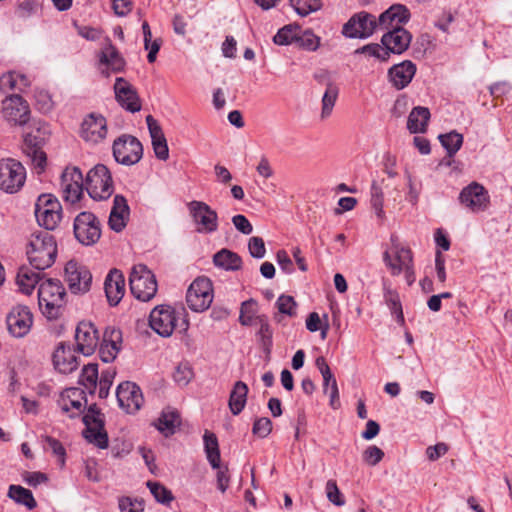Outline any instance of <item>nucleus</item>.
I'll use <instances>...</instances> for the list:
<instances>
[{
    "label": "nucleus",
    "mask_w": 512,
    "mask_h": 512,
    "mask_svg": "<svg viewBox=\"0 0 512 512\" xmlns=\"http://www.w3.org/2000/svg\"><path fill=\"white\" fill-rule=\"evenodd\" d=\"M149 325L153 331L162 337L171 336L174 330L186 332L189 328L185 309L165 304L152 309L149 315Z\"/></svg>",
    "instance_id": "f257e3e1"
},
{
    "label": "nucleus",
    "mask_w": 512,
    "mask_h": 512,
    "mask_svg": "<svg viewBox=\"0 0 512 512\" xmlns=\"http://www.w3.org/2000/svg\"><path fill=\"white\" fill-rule=\"evenodd\" d=\"M65 288L58 280L47 279L38 288V303L43 315L50 320L57 319L65 303Z\"/></svg>",
    "instance_id": "f03ea898"
},
{
    "label": "nucleus",
    "mask_w": 512,
    "mask_h": 512,
    "mask_svg": "<svg viewBox=\"0 0 512 512\" xmlns=\"http://www.w3.org/2000/svg\"><path fill=\"white\" fill-rule=\"evenodd\" d=\"M85 188L94 200H106L114 192V185L109 169L103 164H97L87 173Z\"/></svg>",
    "instance_id": "7ed1b4c3"
},
{
    "label": "nucleus",
    "mask_w": 512,
    "mask_h": 512,
    "mask_svg": "<svg viewBox=\"0 0 512 512\" xmlns=\"http://www.w3.org/2000/svg\"><path fill=\"white\" fill-rule=\"evenodd\" d=\"M129 282L131 293L140 301H150L157 293L155 275L143 264L132 267Z\"/></svg>",
    "instance_id": "20e7f679"
},
{
    "label": "nucleus",
    "mask_w": 512,
    "mask_h": 512,
    "mask_svg": "<svg viewBox=\"0 0 512 512\" xmlns=\"http://www.w3.org/2000/svg\"><path fill=\"white\" fill-rule=\"evenodd\" d=\"M35 217L46 230H54L62 219V206L52 194H42L35 203Z\"/></svg>",
    "instance_id": "39448f33"
},
{
    "label": "nucleus",
    "mask_w": 512,
    "mask_h": 512,
    "mask_svg": "<svg viewBox=\"0 0 512 512\" xmlns=\"http://www.w3.org/2000/svg\"><path fill=\"white\" fill-rule=\"evenodd\" d=\"M29 266H21L16 275V284L19 290L29 295L40 280V271L51 267L55 258H28Z\"/></svg>",
    "instance_id": "423d86ee"
},
{
    "label": "nucleus",
    "mask_w": 512,
    "mask_h": 512,
    "mask_svg": "<svg viewBox=\"0 0 512 512\" xmlns=\"http://www.w3.org/2000/svg\"><path fill=\"white\" fill-rule=\"evenodd\" d=\"M387 194L388 204H392L393 207L400 204L402 201L401 191L398 186L385 178L374 179L371 184V205L379 218L384 215V195Z\"/></svg>",
    "instance_id": "0eeeda50"
},
{
    "label": "nucleus",
    "mask_w": 512,
    "mask_h": 512,
    "mask_svg": "<svg viewBox=\"0 0 512 512\" xmlns=\"http://www.w3.org/2000/svg\"><path fill=\"white\" fill-rule=\"evenodd\" d=\"M26 169L13 158L0 160V189L6 193H17L25 184Z\"/></svg>",
    "instance_id": "6e6552de"
},
{
    "label": "nucleus",
    "mask_w": 512,
    "mask_h": 512,
    "mask_svg": "<svg viewBox=\"0 0 512 512\" xmlns=\"http://www.w3.org/2000/svg\"><path fill=\"white\" fill-rule=\"evenodd\" d=\"M85 429L83 436L85 439L101 449L108 447V435L104 429V415L97 406L91 405L87 413L83 416Z\"/></svg>",
    "instance_id": "1a4fd4ad"
},
{
    "label": "nucleus",
    "mask_w": 512,
    "mask_h": 512,
    "mask_svg": "<svg viewBox=\"0 0 512 512\" xmlns=\"http://www.w3.org/2000/svg\"><path fill=\"white\" fill-rule=\"evenodd\" d=\"M213 298L212 282L206 277L196 278L190 284L186 294L187 305L194 312L207 310Z\"/></svg>",
    "instance_id": "9d476101"
},
{
    "label": "nucleus",
    "mask_w": 512,
    "mask_h": 512,
    "mask_svg": "<svg viewBox=\"0 0 512 512\" xmlns=\"http://www.w3.org/2000/svg\"><path fill=\"white\" fill-rule=\"evenodd\" d=\"M195 229L201 234H211L218 229V215L207 203L193 200L187 204Z\"/></svg>",
    "instance_id": "9b49d317"
},
{
    "label": "nucleus",
    "mask_w": 512,
    "mask_h": 512,
    "mask_svg": "<svg viewBox=\"0 0 512 512\" xmlns=\"http://www.w3.org/2000/svg\"><path fill=\"white\" fill-rule=\"evenodd\" d=\"M64 279L73 294H84L91 288L92 275L89 269L71 258L64 268Z\"/></svg>",
    "instance_id": "f8f14e48"
},
{
    "label": "nucleus",
    "mask_w": 512,
    "mask_h": 512,
    "mask_svg": "<svg viewBox=\"0 0 512 512\" xmlns=\"http://www.w3.org/2000/svg\"><path fill=\"white\" fill-rule=\"evenodd\" d=\"M113 156L115 160L122 165H134L138 163L143 156V147L141 142L134 136L121 135L113 143Z\"/></svg>",
    "instance_id": "ddd939ff"
},
{
    "label": "nucleus",
    "mask_w": 512,
    "mask_h": 512,
    "mask_svg": "<svg viewBox=\"0 0 512 512\" xmlns=\"http://www.w3.org/2000/svg\"><path fill=\"white\" fill-rule=\"evenodd\" d=\"M61 192L66 202L76 204L83 196L84 178L82 171L76 167H66L61 175Z\"/></svg>",
    "instance_id": "4468645a"
},
{
    "label": "nucleus",
    "mask_w": 512,
    "mask_h": 512,
    "mask_svg": "<svg viewBox=\"0 0 512 512\" xmlns=\"http://www.w3.org/2000/svg\"><path fill=\"white\" fill-rule=\"evenodd\" d=\"M377 30V19L374 15L361 11L353 15L344 24L342 33L348 38H368Z\"/></svg>",
    "instance_id": "2eb2a0df"
},
{
    "label": "nucleus",
    "mask_w": 512,
    "mask_h": 512,
    "mask_svg": "<svg viewBox=\"0 0 512 512\" xmlns=\"http://www.w3.org/2000/svg\"><path fill=\"white\" fill-rule=\"evenodd\" d=\"M74 234L84 245L94 244L101 236L100 222L90 212H81L74 221Z\"/></svg>",
    "instance_id": "dca6fc26"
},
{
    "label": "nucleus",
    "mask_w": 512,
    "mask_h": 512,
    "mask_svg": "<svg viewBox=\"0 0 512 512\" xmlns=\"http://www.w3.org/2000/svg\"><path fill=\"white\" fill-rule=\"evenodd\" d=\"M126 62L118 49L112 43L109 37H106L102 43L99 52V68L103 75L109 77L111 73L122 72Z\"/></svg>",
    "instance_id": "f3484780"
},
{
    "label": "nucleus",
    "mask_w": 512,
    "mask_h": 512,
    "mask_svg": "<svg viewBox=\"0 0 512 512\" xmlns=\"http://www.w3.org/2000/svg\"><path fill=\"white\" fill-rule=\"evenodd\" d=\"M116 397L119 407L129 414L136 413L144 403L140 387L130 381L118 385Z\"/></svg>",
    "instance_id": "a211bd4d"
},
{
    "label": "nucleus",
    "mask_w": 512,
    "mask_h": 512,
    "mask_svg": "<svg viewBox=\"0 0 512 512\" xmlns=\"http://www.w3.org/2000/svg\"><path fill=\"white\" fill-rule=\"evenodd\" d=\"M6 324L12 336L21 338L30 331L33 324V315L27 306L16 305L8 313Z\"/></svg>",
    "instance_id": "6ab92c4d"
},
{
    "label": "nucleus",
    "mask_w": 512,
    "mask_h": 512,
    "mask_svg": "<svg viewBox=\"0 0 512 512\" xmlns=\"http://www.w3.org/2000/svg\"><path fill=\"white\" fill-rule=\"evenodd\" d=\"M75 340L78 351L85 356H89L98 347L100 334L92 322L81 321L76 327Z\"/></svg>",
    "instance_id": "aec40b11"
},
{
    "label": "nucleus",
    "mask_w": 512,
    "mask_h": 512,
    "mask_svg": "<svg viewBox=\"0 0 512 512\" xmlns=\"http://www.w3.org/2000/svg\"><path fill=\"white\" fill-rule=\"evenodd\" d=\"M26 255L57 256V243L53 235L46 231L33 232L25 243Z\"/></svg>",
    "instance_id": "412c9836"
},
{
    "label": "nucleus",
    "mask_w": 512,
    "mask_h": 512,
    "mask_svg": "<svg viewBox=\"0 0 512 512\" xmlns=\"http://www.w3.org/2000/svg\"><path fill=\"white\" fill-rule=\"evenodd\" d=\"M459 200L472 212L486 210L490 202L487 190L477 182H472L465 187L460 193Z\"/></svg>",
    "instance_id": "4be33fe9"
},
{
    "label": "nucleus",
    "mask_w": 512,
    "mask_h": 512,
    "mask_svg": "<svg viewBox=\"0 0 512 512\" xmlns=\"http://www.w3.org/2000/svg\"><path fill=\"white\" fill-rule=\"evenodd\" d=\"M2 111L4 118L14 125H24L29 120V105L20 95L5 98L2 102Z\"/></svg>",
    "instance_id": "5701e85b"
},
{
    "label": "nucleus",
    "mask_w": 512,
    "mask_h": 512,
    "mask_svg": "<svg viewBox=\"0 0 512 512\" xmlns=\"http://www.w3.org/2000/svg\"><path fill=\"white\" fill-rule=\"evenodd\" d=\"M86 404L85 391L76 387L64 390L58 400V405L62 412L71 418L80 416L84 412Z\"/></svg>",
    "instance_id": "b1692460"
},
{
    "label": "nucleus",
    "mask_w": 512,
    "mask_h": 512,
    "mask_svg": "<svg viewBox=\"0 0 512 512\" xmlns=\"http://www.w3.org/2000/svg\"><path fill=\"white\" fill-rule=\"evenodd\" d=\"M114 92L117 102L121 107L132 113L141 109V102L136 89L124 78L115 80Z\"/></svg>",
    "instance_id": "393cba45"
},
{
    "label": "nucleus",
    "mask_w": 512,
    "mask_h": 512,
    "mask_svg": "<svg viewBox=\"0 0 512 512\" xmlns=\"http://www.w3.org/2000/svg\"><path fill=\"white\" fill-rule=\"evenodd\" d=\"M107 134L106 119L100 115L91 113L82 122L81 137L86 142L99 143Z\"/></svg>",
    "instance_id": "a878e982"
},
{
    "label": "nucleus",
    "mask_w": 512,
    "mask_h": 512,
    "mask_svg": "<svg viewBox=\"0 0 512 512\" xmlns=\"http://www.w3.org/2000/svg\"><path fill=\"white\" fill-rule=\"evenodd\" d=\"M412 35L403 27H394L382 36L381 43L388 54H401L411 43Z\"/></svg>",
    "instance_id": "bb28decb"
},
{
    "label": "nucleus",
    "mask_w": 512,
    "mask_h": 512,
    "mask_svg": "<svg viewBox=\"0 0 512 512\" xmlns=\"http://www.w3.org/2000/svg\"><path fill=\"white\" fill-rule=\"evenodd\" d=\"M410 18V12L406 6L395 4L384 11L377 20V29H390L402 27Z\"/></svg>",
    "instance_id": "cd10ccee"
},
{
    "label": "nucleus",
    "mask_w": 512,
    "mask_h": 512,
    "mask_svg": "<svg viewBox=\"0 0 512 512\" xmlns=\"http://www.w3.org/2000/svg\"><path fill=\"white\" fill-rule=\"evenodd\" d=\"M104 290L111 306H116L125 294V279L121 271L112 269L104 281Z\"/></svg>",
    "instance_id": "c85d7f7f"
},
{
    "label": "nucleus",
    "mask_w": 512,
    "mask_h": 512,
    "mask_svg": "<svg viewBox=\"0 0 512 512\" xmlns=\"http://www.w3.org/2000/svg\"><path fill=\"white\" fill-rule=\"evenodd\" d=\"M130 209L127 200L122 195H116L110 211L108 225L115 232H121L129 220Z\"/></svg>",
    "instance_id": "c756f323"
},
{
    "label": "nucleus",
    "mask_w": 512,
    "mask_h": 512,
    "mask_svg": "<svg viewBox=\"0 0 512 512\" xmlns=\"http://www.w3.org/2000/svg\"><path fill=\"white\" fill-rule=\"evenodd\" d=\"M122 340V334L120 330L117 329H106L103 334V340L98 345L99 346V355L103 362L109 363L112 362L119 350Z\"/></svg>",
    "instance_id": "7c9ffc66"
},
{
    "label": "nucleus",
    "mask_w": 512,
    "mask_h": 512,
    "mask_svg": "<svg viewBox=\"0 0 512 512\" xmlns=\"http://www.w3.org/2000/svg\"><path fill=\"white\" fill-rule=\"evenodd\" d=\"M146 123L156 157L160 160H167L169 157V149L162 128L152 115L146 117Z\"/></svg>",
    "instance_id": "2f4dec72"
},
{
    "label": "nucleus",
    "mask_w": 512,
    "mask_h": 512,
    "mask_svg": "<svg viewBox=\"0 0 512 512\" xmlns=\"http://www.w3.org/2000/svg\"><path fill=\"white\" fill-rule=\"evenodd\" d=\"M416 73V66L413 62L406 60L392 66L388 75L393 86L397 89L405 88Z\"/></svg>",
    "instance_id": "473e14b6"
},
{
    "label": "nucleus",
    "mask_w": 512,
    "mask_h": 512,
    "mask_svg": "<svg viewBox=\"0 0 512 512\" xmlns=\"http://www.w3.org/2000/svg\"><path fill=\"white\" fill-rule=\"evenodd\" d=\"M53 364L60 373L69 374L77 369L78 359L70 347L61 344L54 351Z\"/></svg>",
    "instance_id": "72a5a7b5"
},
{
    "label": "nucleus",
    "mask_w": 512,
    "mask_h": 512,
    "mask_svg": "<svg viewBox=\"0 0 512 512\" xmlns=\"http://www.w3.org/2000/svg\"><path fill=\"white\" fill-rule=\"evenodd\" d=\"M387 268L393 276L403 275L410 286L415 280L413 258H384Z\"/></svg>",
    "instance_id": "f704fd0d"
},
{
    "label": "nucleus",
    "mask_w": 512,
    "mask_h": 512,
    "mask_svg": "<svg viewBox=\"0 0 512 512\" xmlns=\"http://www.w3.org/2000/svg\"><path fill=\"white\" fill-rule=\"evenodd\" d=\"M181 419L179 413L171 408H166L162 411L157 419L155 426L164 436L168 437L176 432L180 426Z\"/></svg>",
    "instance_id": "c9c22d12"
},
{
    "label": "nucleus",
    "mask_w": 512,
    "mask_h": 512,
    "mask_svg": "<svg viewBox=\"0 0 512 512\" xmlns=\"http://www.w3.org/2000/svg\"><path fill=\"white\" fill-rule=\"evenodd\" d=\"M430 116L428 108L422 106L414 107L408 116V130L413 134L425 133Z\"/></svg>",
    "instance_id": "e433bc0d"
},
{
    "label": "nucleus",
    "mask_w": 512,
    "mask_h": 512,
    "mask_svg": "<svg viewBox=\"0 0 512 512\" xmlns=\"http://www.w3.org/2000/svg\"><path fill=\"white\" fill-rule=\"evenodd\" d=\"M30 83L31 81L27 75L10 71L0 77V90L3 92L10 90L24 91L30 86Z\"/></svg>",
    "instance_id": "4c0bfd02"
},
{
    "label": "nucleus",
    "mask_w": 512,
    "mask_h": 512,
    "mask_svg": "<svg viewBox=\"0 0 512 512\" xmlns=\"http://www.w3.org/2000/svg\"><path fill=\"white\" fill-rule=\"evenodd\" d=\"M248 386L242 382L237 381L229 396V408L233 415L240 414L247 402Z\"/></svg>",
    "instance_id": "58836bf2"
},
{
    "label": "nucleus",
    "mask_w": 512,
    "mask_h": 512,
    "mask_svg": "<svg viewBox=\"0 0 512 512\" xmlns=\"http://www.w3.org/2000/svg\"><path fill=\"white\" fill-rule=\"evenodd\" d=\"M49 134L50 132L46 125L27 133L24 138L23 152L42 149Z\"/></svg>",
    "instance_id": "ea45409f"
},
{
    "label": "nucleus",
    "mask_w": 512,
    "mask_h": 512,
    "mask_svg": "<svg viewBox=\"0 0 512 512\" xmlns=\"http://www.w3.org/2000/svg\"><path fill=\"white\" fill-rule=\"evenodd\" d=\"M204 450L212 468H219L221 461L218 440L215 434L205 431L203 435Z\"/></svg>",
    "instance_id": "a19ab883"
},
{
    "label": "nucleus",
    "mask_w": 512,
    "mask_h": 512,
    "mask_svg": "<svg viewBox=\"0 0 512 512\" xmlns=\"http://www.w3.org/2000/svg\"><path fill=\"white\" fill-rule=\"evenodd\" d=\"M8 497L14 500L16 503L24 505L29 510H32L37 506L32 492L20 485H10L8 490Z\"/></svg>",
    "instance_id": "79ce46f5"
},
{
    "label": "nucleus",
    "mask_w": 512,
    "mask_h": 512,
    "mask_svg": "<svg viewBox=\"0 0 512 512\" xmlns=\"http://www.w3.org/2000/svg\"><path fill=\"white\" fill-rule=\"evenodd\" d=\"M98 375V365L95 363L87 364L82 369L79 384L92 394L97 387Z\"/></svg>",
    "instance_id": "37998d69"
},
{
    "label": "nucleus",
    "mask_w": 512,
    "mask_h": 512,
    "mask_svg": "<svg viewBox=\"0 0 512 512\" xmlns=\"http://www.w3.org/2000/svg\"><path fill=\"white\" fill-rule=\"evenodd\" d=\"M384 299L391 313L395 315L397 321L404 323V315L398 293L391 289L390 286L384 285Z\"/></svg>",
    "instance_id": "c03bdc74"
},
{
    "label": "nucleus",
    "mask_w": 512,
    "mask_h": 512,
    "mask_svg": "<svg viewBox=\"0 0 512 512\" xmlns=\"http://www.w3.org/2000/svg\"><path fill=\"white\" fill-rule=\"evenodd\" d=\"M439 140L442 146L447 150L449 158L454 156L463 144V136L456 131L440 135Z\"/></svg>",
    "instance_id": "a18cd8bd"
},
{
    "label": "nucleus",
    "mask_w": 512,
    "mask_h": 512,
    "mask_svg": "<svg viewBox=\"0 0 512 512\" xmlns=\"http://www.w3.org/2000/svg\"><path fill=\"white\" fill-rule=\"evenodd\" d=\"M300 27L297 25H286L281 28L273 37V41L277 45H289L292 42L297 43Z\"/></svg>",
    "instance_id": "49530a36"
},
{
    "label": "nucleus",
    "mask_w": 512,
    "mask_h": 512,
    "mask_svg": "<svg viewBox=\"0 0 512 512\" xmlns=\"http://www.w3.org/2000/svg\"><path fill=\"white\" fill-rule=\"evenodd\" d=\"M339 94V88L335 83H328V87L322 97V118L330 116Z\"/></svg>",
    "instance_id": "de8ad7c7"
},
{
    "label": "nucleus",
    "mask_w": 512,
    "mask_h": 512,
    "mask_svg": "<svg viewBox=\"0 0 512 512\" xmlns=\"http://www.w3.org/2000/svg\"><path fill=\"white\" fill-rule=\"evenodd\" d=\"M279 314L288 317H295L297 315V303L290 295H280L275 303Z\"/></svg>",
    "instance_id": "09e8293b"
},
{
    "label": "nucleus",
    "mask_w": 512,
    "mask_h": 512,
    "mask_svg": "<svg viewBox=\"0 0 512 512\" xmlns=\"http://www.w3.org/2000/svg\"><path fill=\"white\" fill-rule=\"evenodd\" d=\"M315 364L323 377L324 392L328 393L330 387L337 386L336 379L324 357H318Z\"/></svg>",
    "instance_id": "8fccbe9b"
},
{
    "label": "nucleus",
    "mask_w": 512,
    "mask_h": 512,
    "mask_svg": "<svg viewBox=\"0 0 512 512\" xmlns=\"http://www.w3.org/2000/svg\"><path fill=\"white\" fill-rule=\"evenodd\" d=\"M320 37L315 35L311 30H305L298 34L297 44L308 51H316L320 46Z\"/></svg>",
    "instance_id": "3c124183"
},
{
    "label": "nucleus",
    "mask_w": 512,
    "mask_h": 512,
    "mask_svg": "<svg viewBox=\"0 0 512 512\" xmlns=\"http://www.w3.org/2000/svg\"><path fill=\"white\" fill-rule=\"evenodd\" d=\"M147 487L157 502L162 504H169L173 500V495L170 490L158 482L148 481Z\"/></svg>",
    "instance_id": "603ef678"
},
{
    "label": "nucleus",
    "mask_w": 512,
    "mask_h": 512,
    "mask_svg": "<svg viewBox=\"0 0 512 512\" xmlns=\"http://www.w3.org/2000/svg\"><path fill=\"white\" fill-rule=\"evenodd\" d=\"M295 11L301 16H307L319 10L322 6L321 0H290Z\"/></svg>",
    "instance_id": "864d4df0"
},
{
    "label": "nucleus",
    "mask_w": 512,
    "mask_h": 512,
    "mask_svg": "<svg viewBox=\"0 0 512 512\" xmlns=\"http://www.w3.org/2000/svg\"><path fill=\"white\" fill-rule=\"evenodd\" d=\"M258 325L259 329L257 335L261 341L262 346L266 350H270L272 346V336L273 332L268 323V321L264 317H258Z\"/></svg>",
    "instance_id": "5fc2aeb1"
},
{
    "label": "nucleus",
    "mask_w": 512,
    "mask_h": 512,
    "mask_svg": "<svg viewBox=\"0 0 512 512\" xmlns=\"http://www.w3.org/2000/svg\"><path fill=\"white\" fill-rule=\"evenodd\" d=\"M116 371L113 368H107L101 372L99 380V397L104 399L108 396L110 387L113 384Z\"/></svg>",
    "instance_id": "6e6d98bb"
},
{
    "label": "nucleus",
    "mask_w": 512,
    "mask_h": 512,
    "mask_svg": "<svg viewBox=\"0 0 512 512\" xmlns=\"http://www.w3.org/2000/svg\"><path fill=\"white\" fill-rule=\"evenodd\" d=\"M355 54H365L368 56H373L382 61H386L389 58L388 51L385 50L383 46L376 43L367 44L364 45L363 47L356 49Z\"/></svg>",
    "instance_id": "4d7b16f0"
},
{
    "label": "nucleus",
    "mask_w": 512,
    "mask_h": 512,
    "mask_svg": "<svg viewBox=\"0 0 512 512\" xmlns=\"http://www.w3.org/2000/svg\"><path fill=\"white\" fill-rule=\"evenodd\" d=\"M327 499L335 506L341 507L345 505V498L339 490L335 480H328L325 486Z\"/></svg>",
    "instance_id": "13d9d810"
},
{
    "label": "nucleus",
    "mask_w": 512,
    "mask_h": 512,
    "mask_svg": "<svg viewBox=\"0 0 512 512\" xmlns=\"http://www.w3.org/2000/svg\"><path fill=\"white\" fill-rule=\"evenodd\" d=\"M44 449L51 451L58 458L61 466L65 464L66 451L60 441L53 437L46 436L44 439Z\"/></svg>",
    "instance_id": "bf43d9fd"
},
{
    "label": "nucleus",
    "mask_w": 512,
    "mask_h": 512,
    "mask_svg": "<svg viewBox=\"0 0 512 512\" xmlns=\"http://www.w3.org/2000/svg\"><path fill=\"white\" fill-rule=\"evenodd\" d=\"M272 430V422L267 417L257 418L254 421L252 432L254 435L260 438L267 437Z\"/></svg>",
    "instance_id": "052dcab7"
},
{
    "label": "nucleus",
    "mask_w": 512,
    "mask_h": 512,
    "mask_svg": "<svg viewBox=\"0 0 512 512\" xmlns=\"http://www.w3.org/2000/svg\"><path fill=\"white\" fill-rule=\"evenodd\" d=\"M384 457V452L377 446L371 445L363 452V460L370 466H376Z\"/></svg>",
    "instance_id": "680f3d73"
},
{
    "label": "nucleus",
    "mask_w": 512,
    "mask_h": 512,
    "mask_svg": "<svg viewBox=\"0 0 512 512\" xmlns=\"http://www.w3.org/2000/svg\"><path fill=\"white\" fill-rule=\"evenodd\" d=\"M214 265L225 271H236L242 266V258H213Z\"/></svg>",
    "instance_id": "e2e57ef3"
},
{
    "label": "nucleus",
    "mask_w": 512,
    "mask_h": 512,
    "mask_svg": "<svg viewBox=\"0 0 512 512\" xmlns=\"http://www.w3.org/2000/svg\"><path fill=\"white\" fill-rule=\"evenodd\" d=\"M24 153L31 158L35 168L38 169V173L44 171L47 158L45 152L42 149L27 150V152Z\"/></svg>",
    "instance_id": "0e129e2a"
},
{
    "label": "nucleus",
    "mask_w": 512,
    "mask_h": 512,
    "mask_svg": "<svg viewBox=\"0 0 512 512\" xmlns=\"http://www.w3.org/2000/svg\"><path fill=\"white\" fill-rule=\"evenodd\" d=\"M119 509L121 512H143L141 501L132 500L130 497H123L119 500Z\"/></svg>",
    "instance_id": "69168bd1"
},
{
    "label": "nucleus",
    "mask_w": 512,
    "mask_h": 512,
    "mask_svg": "<svg viewBox=\"0 0 512 512\" xmlns=\"http://www.w3.org/2000/svg\"><path fill=\"white\" fill-rule=\"evenodd\" d=\"M248 249L250 256H264L266 248L263 238L259 236L251 237L248 242Z\"/></svg>",
    "instance_id": "338daca9"
},
{
    "label": "nucleus",
    "mask_w": 512,
    "mask_h": 512,
    "mask_svg": "<svg viewBox=\"0 0 512 512\" xmlns=\"http://www.w3.org/2000/svg\"><path fill=\"white\" fill-rule=\"evenodd\" d=\"M173 378L179 385L185 386L192 378V370L186 365H180L176 368Z\"/></svg>",
    "instance_id": "774afa93"
}]
</instances>
